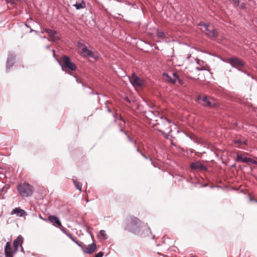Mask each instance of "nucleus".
I'll list each match as a JSON object with an SVG mask.
<instances>
[{
  "instance_id": "16",
  "label": "nucleus",
  "mask_w": 257,
  "mask_h": 257,
  "mask_svg": "<svg viewBox=\"0 0 257 257\" xmlns=\"http://www.w3.org/2000/svg\"><path fill=\"white\" fill-rule=\"evenodd\" d=\"M16 56L13 55L9 56L7 61V68H10L14 64Z\"/></svg>"
},
{
  "instance_id": "8",
  "label": "nucleus",
  "mask_w": 257,
  "mask_h": 257,
  "mask_svg": "<svg viewBox=\"0 0 257 257\" xmlns=\"http://www.w3.org/2000/svg\"><path fill=\"white\" fill-rule=\"evenodd\" d=\"M130 80L134 87H141L144 84V81L135 73L133 74L130 77Z\"/></svg>"
},
{
  "instance_id": "35",
  "label": "nucleus",
  "mask_w": 257,
  "mask_h": 257,
  "mask_svg": "<svg viewBox=\"0 0 257 257\" xmlns=\"http://www.w3.org/2000/svg\"><path fill=\"white\" fill-rule=\"evenodd\" d=\"M137 151H138V152H140V150H139V148H138V149H137Z\"/></svg>"
},
{
  "instance_id": "27",
  "label": "nucleus",
  "mask_w": 257,
  "mask_h": 257,
  "mask_svg": "<svg viewBox=\"0 0 257 257\" xmlns=\"http://www.w3.org/2000/svg\"><path fill=\"white\" fill-rule=\"evenodd\" d=\"M103 255V252L102 251H100L97 254H95L94 257H102Z\"/></svg>"
},
{
  "instance_id": "11",
  "label": "nucleus",
  "mask_w": 257,
  "mask_h": 257,
  "mask_svg": "<svg viewBox=\"0 0 257 257\" xmlns=\"http://www.w3.org/2000/svg\"><path fill=\"white\" fill-rule=\"evenodd\" d=\"M96 250V246L95 243L89 244L88 246L85 247L83 249V251L85 253L91 254L95 252Z\"/></svg>"
},
{
  "instance_id": "33",
  "label": "nucleus",
  "mask_w": 257,
  "mask_h": 257,
  "mask_svg": "<svg viewBox=\"0 0 257 257\" xmlns=\"http://www.w3.org/2000/svg\"><path fill=\"white\" fill-rule=\"evenodd\" d=\"M7 3L9 2L11 3V5H13L14 3L13 1H7Z\"/></svg>"
},
{
  "instance_id": "32",
  "label": "nucleus",
  "mask_w": 257,
  "mask_h": 257,
  "mask_svg": "<svg viewBox=\"0 0 257 257\" xmlns=\"http://www.w3.org/2000/svg\"><path fill=\"white\" fill-rule=\"evenodd\" d=\"M142 156L146 159H148V157L144 154H143L142 153H141Z\"/></svg>"
},
{
  "instance_id": "24",
  "label": "nucleus",
  "mask_w": 257,
  "mask_h": 257,
  "mask_svg": "<svg viewBox=\"0 0 257 257\" xmlns=\"http://www.w3.org/2000/svg\"><path fill=\"white\" fill-rule=\"evenodd\" d=\"M75 243H76L78 246H79L83 250L84 248V245H83V243L81 242H79L77 241L76 239H75L74 241Z\"/></svg>"
},
{
  "instance_id": "31",
  "label": "nucleus",
  "mask_w": 257,
  "mask_h": 257,
  "mask_svg": "<svg viewBox=\"0 0 257 257\" xmlns=\"http://www.w3.org/2000/svg\"><path fill=\"white\" fill-rule=\"evenodd\" d=\"M239 2V1H233V2H234V4L235 5H238V4Z\"/></svg>"
},
{
  "instance_id": "21",
  "label": "nucleus",
  "mask_w": 257,
  "mask_h": 257,
  "mask_svg": "<svg viewBox=\"0 0 257 257\" xmlns=\"http://www.w3.org/2000/svg\"><path fill=\"white\" fill-rule=\"evenodd\" d=\"M157 36L158 38H163L165 37V33L160 30H158L157 32Z\"/></svg>"
},
{
  "instance_id": "18",
  "label": "nucleus",
  "mask_w": 257,
  "mask_h": 257,
  "mask_svg": "<svg viewBox=\"0 0 257 257\" xmlns=\"http://www.w3.org/2000/svg\"><path fill=\"white\" fill-rule=\"evenodd\" d=\"M73 6L76 7L77 10L84 9L86 7L85 3L84 1H81L80 3H76V4H73Z\"/></svg>"
},
{
  "instance_id": "12",
  "label": "nucleus",
  "mask_w": 257,
  "mask_h": 257,
  "mask_svg": "<svg viewBox=\"0 0 257 257\" xmlns=\"http://www.w3.org/2000/svg\"><path fill=\"white\" fill-rule=\"evenodd\" d=\"M190 167L193 170H199L201 171L206 170V167L202 164L200 162L192 163L190 165Z\"/></svg>"
},
{
  "instance_id": "17",
  "label": "nucleus",
  "mask_w": 257,
  "mask_h": 257,
  "mask_svg": "<svg viewBox=\"0 0 257 257\" xmlns=\"http://www.w3.org/2000/svg\"><path fill=\"white\" fill-rule=\"evenodd\" d=\"M22 242V237H18L13 242V246L16 251L17 250L20 243Z\"/></svg>"
},
{
  "instance_id": "22",
  "label": "nucleus",
  "mask_w": 257,
  "mask_h": 257,
  "mask_svg": "<svg viewBox=\"0 0 257 257\" xmlns=\"http://www.w3.org/2000/svg\"><path fill=\"white\" fill-rule=\"evenodd\" d=\"M245 156L243 154H238L236 156V160L237 161L241 162Z\"/></svg>"
},
{
  "instance_id": "13",
  "label": "nucleus",
  "mask_w": 257,
  "mask_h": 257,
  "mask_svg": "<svg viewBox=\"0 0 257 257\" xmlns=\"http://www.w3.org/2000/svg\"><path fill=\"white\" fill-rule=\"evenodd\" d=\"M48 220H49L53 224H54L55 223L58 227H59L60 228L63 227V226H62V224L58 219V217L54 215H50L49 216H48Z\"/></svg>"
},
{
  "instance_id": "20",
  "label": "nucleus",
  "mask_w": 257,
  "mask_h": 257,
  "mask_svg": "<svg viewBox=\"0 0 257 257\" xmlns=\"http://www.w3.org/2000/svg\"><path fill=\"white\" fill-rule=\"evenodd\" d=\"M72 181H73V182L74 185L75 186L76 188L78 190L81 191V188H82L81 184L79 182H78L77 180H75L74 179H73Z\"/></svg>"
},
{
  "instance_id": "3",
  "label": "nucleus",
  "mask_w": 257,
  "mask_h": 257,
  "mask_svg": "<svg viewBox=\"0 0 257 257\" xmlns=\"http://www.w3.org/2000/svg\"><path fill=\"white\" fill-rule=\"evenodd\" d=\"M199 25L202 26L201 30L209 37H216L217 36L218 33L212 26L204 23H200Z\"/></svg>"
},
{
  "instance_id": "2",
  "label": "nucleus",
  "mask_w": 257,
  "mask_h": 257,
  "mask_svg": "<svg viewBox=\"0 0 257 257\" xmlns=\"http://www.w3.org/2000/svg\"><path fill=\"white\" fill-rule=\"evenodd\" d=\"M17 188L19 194L23 197L32 196L34 191L33 186L26 182L20 183Z\"/></svg>"
},
{
  "instance_id": "36",
  "label": "nucleus",
  "mask_w": 257,
  "mask_h": 257,
  "mask_svg": "<svg viewBox=\"0 0 257 257\" xmlns=\"http://www.w3.org/2000/svg\"><path fill=\"white\" fill-rule=\"evenodd\" d=\"M120 131H121V132H123V130H122V129H121V128L120 129Z\"/></svg>"
},
{
  "instance_id": "26",
  "label": "nucleus",
  "mask_w": 257,
  "mask_h": 257,
  "mask_svg": "<svg viewBox=\"0 0 257 257\" xmlns=\"http://www.w3.org/2000/svg\"><path fill=\"white\" fill-rule=\"evenodd\" d=\"M100 234L104 238H106V234L104 230H101L100 231Z\"/></svg>"
},
{
  "instance_id": "29",
  "label": "nucleus",
  "mask_w": 257,
  "mask_h": 257,
  "mask_svg": "<svg viewBox=\"0 0 257 257\" xmlns=\"http://www.w3.org/2000/svg\"><path fill=\"white\" fill-rule=\"evenodd\" d=\"M173 75L174 77L175 78L174 79L175 80H176V79H178L179 76H178V74L176 72H173Z\"/></svg>"
},
{
  "instance_id": "5",
  "label": "nucleus",
  "mask_w": 257,
  "mask_h": 257,
  "mask_svg": "<svg viewBox=\"0 0 257 257\" xmlns=\"http://www.w3.org/2000/svg\"><path fill=\"white\" fill-rule=\"evenodd\" d=\"M62 66L63 68L71 71L75 70L76 68V65L72 63L69 57L64 56L61 58Z\"/></svg>"
},
{
  "instance_id": "23",
  "label": "nucleus",
  "mask_w": 257,
  "mask_h": 257,
  "mask_svg": "<svg viewBox=\"0 0 257 257\" xmlns=\"http://www.w3.org/2000/svg\"><path fill=\"white\" fill-rule=\"evenodd\" d=\"M245 163L247 164H257V162L250 158H247L246 162Z\"/></svg>"
},
{
  "instance_id": "25",
  "label": "nucleus",
  "mask_w": 257,
  "mask_h": 257,
  "mask_svg": "<svg viewBox=\"0 0 257 257\" xmlns=\"http://www.w3.org/2000/svg\"><path fill=\"white\" fill-rule=\"evenodd\" d=\"M235 143L238 144V147L245 144V142L239 140H236L235 141Z\"/></svg>"
},
{
  "instance_id": "15",
  "label": "nucleus",
  "mask_w": 257,
  "mask_h": 257,
  "mask_svg": "<svg viewBox=\"0 0 257 257\" xmlns=\"http://www.w3.org/2000/svg\"><path fill=\"white\" fill-rule=\"evenodd\" d=\"M11 250V243L10 242H8L6 243L5 248V254L7 257H12V254Z\"/></svg>"
},
{
  "instance_id": "30",
  "label": "nucleus",
  "mask_w": 257,
  "mask_h": 257,
  "mask_svg": "<svg viewBox=\"0 0 257 257\" xmlns=\"http://www.w3.org/2000/svg\"><path fill=\"white\" fill-rule=\"evenodd\" d=\"M247 158H248V157H245L244 158V159L242 160V161H241V162H243V163H246V160H247Z\"/></svg>"
},
{
  "instance_id": "34",
  "label": "nucleus",
  "mask_w": 257,
  "mask_h": 257,
  "mask_svg": "<svg viewBox=\"0 0 257 257\" xmlns=\"http://www.w3.org/2000/svg\"><path fill=\"white\" fill-rule=\"evenodd\" d=\"M124 133L125 134V135H126L127 136V138H128V139H131L130 137L127 135V134H126V133L125 132H124Z\"/></svg>"
},
{
  "instance_id": "14",
  "label": "nucleus",
  "mask_w": 257,
  "mask_h": 257,
  "mask_svg": "<svg viewBox=\"0 0 257 257\" xmlns=\"http://www.w3.org/2000/svg\"><path fill=\"white\" fill-rule=\"evenodd\" d=\"M16 214L17 216L22 217L24 215H27L26 211L19 207H16L11 212V215Z\"/></svg>"
},
{
  "instance_id": "6",
  "label": "nucleus",
  "mask_w": 257,
  "mask_h": 257,
  "mask_svg": "<svg viewBox=\"0 0 257 257\" xmlns=\"http://www.w3.org/2000/svg\"><path fill=\"white\" fill-rule=\"evenodd\" d=\"M79 48L80 49L81 54L84 57H89L96 60L98 58L97 53H95L88 50L87 47L82 44H79Z\"/></svg>"
},
{
  "instance_id": "7",
  "label": "nucleus",
  "mask_w": 257,
  "mask_h": 257,
  "mask_svg": "<svg viewBox=\"0 0 257 257\" xmlns=\"http://www.w3.org/2000/svg\"><path fill=\"white\" fill-rule=\"evenodd\" d=\"M79 48L80 49L81 54L84 57H89L96 60L98 58L97 53H95L88 50L87 47L82 44H79Z\"/></svg>"
},
{
  "instance_id": "4",
  "label": "nucleus",
  "mask_w": 257,
  "mask_h": 257,
  "mask_svg": "<svg viewBox=\"0 0 257 257\" xmlns=\"http://www.w3.org/2000/svg\"><path fill=\"white\" fill-rule=\"evenodd\" d=\"M198 99L202 101V104L204 106L211 108H216L219 106L217 101L211 97L207 96L199 97Z\"/></svg>"
},
{
  "instance_id": "1",
  "label": "nucleus",
  "mask_w": 257,
  "mask_h": 257,
  "mask_svg": "<svg viewBox=\"0 0 257 257\" xmlns=\"http://www.w3.org/2000/svg\"><path fill=\"white\" fill-rule=\"evenodd\" d=\"M141 222L139 218L131 216L127 220L125 230L135 234L139 233L141 230Z\"/></svg>"
},
{
  "instance_id": "28",
  "label": "nucleus",
  "mask_w": 257,
  "mask_h": 257,
  "mask_svg": "<svg viewBox=\"0 0 257 257\" xmlns=\"http://www.w3.org/2000/svg\"><path fill=\"white\" fill-rule=\"evenodd\" d=\"M67 235V236L70 238H71L73 241H74V240L76 239L75 238L73 237V235H72V234L70 233H67L66 234Z\"/></svg>"
},
{
  "instance_id": "10",
  "label": "nucleus",
  "mask_w": 257,
  "mask_h": 257,
  "mask_svg": "<svg viewBox=\"0 0 257 257\" xmlns=\"http://www.w3.org/2000/svg\"><path fill=\"white\" fill-rule=\"evenodd\" d=\"M45 32L48 34L51 41H55L59 39V36L56 31L50 29H46Z\"/></svg>"
},
{
  "instance_id": "19",
  "label": "nucleus",
  "mask_w": 257,
  "mask_h": 257,
  "mask_svg": "<svg viewBox=\"0 0 257 257\" xmlns=\"http://www.w3.org/2000/svg\"><path fill=\"white\" fill-rule=\"evenodd\" d=\"M163 76H164V79L166 80H167L172 83H175L176 82V80L175 79L172 78L168 74H167L166 73H164L163 74Z\"/></svg>"
},
{
  "instance_id": "9",
  "label": "nucleus",
  "mask_w": 257,
  "mask_h": 257,
  "mask_svg": "<svg viewBox=\"0 0 257 257\" xmlns=\"http://www.w3.org/2000/svg\"><path fill=\"white\" fill-rule=\"evenodd\" d=\"M229 62L230 64L238 69L242 68L244 66V62L237 58H231L229 59Z\"/></svg>"
}]
</instances>
